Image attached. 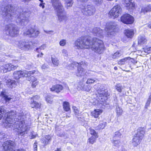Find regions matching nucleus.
Masks as SVG:
<instances>
[{
  "instance_id": "1",
  "label": "nucleus",
  "mask_w": 151,
  "mask_h": 151,
  "mask_svg": "<svg viewBox=\"0 0 151 151\" xmlns=\"http://www.w3.org/2000/svg\"><path fill=\"white\" fill-rule=\"evenodd\" d=\"M74 47L78 49L91 48L95 52L99 54L102 53L104 50L103 41L96 38L91 40L89 37H81L75 41Z\"/></svg>"
},
{
  "instance_id": "2",
  "label": "nucleus",
  "mask_w": 151,
  "mask_h": 151,
  "mask_svg": "<svg viewBox=\"0 0 151 151\" xmlns=\"http://www.w3.org/2000/svg\"><path fill=\"white\" fill-rule=\"evenodd\" d=\"M15 7L13 6L10 5V11L11 10V14L14 15L15 17H17V19L19 20V21L22 22H27L28 21V19L30 15V12L29 11H23L21 12L22 10L18 9L16 11ZM10 15L11 14H10Z\"/></svg>"
},
{
  "instance_id": "3",
  "label": "nucleus",
  "mask_w": 151,
  "mask_h": 151,
  "mask_svg": "<svg viewBox=\"0 0 151 151\" xmlns=\"http://www.w3.org/2000/svg\"><path fill=\"white\" fill-rule=\"evenodd\" d=\"M17 118L14 119L15 121L14 124L12 125V127L15 129H17L18 131V134L21 135H23L27 133V131L29 129V127L26 124L24 121H21L19 120L17 121Z\"/></svg>"
},
{
  "instance_id": "4",
  "label": "nucleus",
  "mask_w": 151,
  "mask_h": 151,
  "mask_svg": "<svg viewBox=\"0 0 151 151\" xmlns=\"http://www.w3.org/2000/svg\"><path fill=\"white\" fill-rule=\"evenodd\" d=\"M95 11L94 7L91 5L82 6L81 7V12L84 15L91 16L94 14Z\"/></svg>"
},
{
  "instance_id": "5",
  "label": "nucleus",
  "mask_w": 151,
  "mask_h": 151,
  "mask_svg": "<svg viewBox=\"0 0 151 151\" xmlns=\"http://www.w3.org/2000/svg\"><path fill=\"white\" fill-rule=\"evenodd\" d=\"M35 71H27L25 70L15 71L13 73V77L15 79H18L21 77H27L30 76L31 74L34 73Z\"/></svg>"
},
{
  "instance_id": "6",
  "label": "nucleus",
  "mask_w": 151,
  "mask_h": 151,
  "mask_svg": "<svg viewBox=\"0 0 151 151\" xmlns=\"http://www.w3.org/2000/svg\"><path fill=\"white\" fill-rule=\"evenodd\" d=\"M116 24L113 22H111L107 23L105 29L107 37H112L114 34V30L115 28Z\"/></svg>"
},
{
  "instance_id": "7",
  "label": "nucleus",
  "mask_w": 151,
  "mask_h": 151,
  "mask_svg": "<svg viewBox=\"0 0 151 151\" xmlns=\"http://www.w3.org/2000/svg\"><path fill=\"white\" fill-rule=\"evenodd\" d=\"M58 20L60 22H65L68 19V17L65 12L64 8L56 11Z\"/></svg>"
},
{
  "instance_id": "8",
  "label": "nucleus",
  "mask_w": 151,
  "mask_h": 151,
  "mask_svg": "<svg viewBox=\"0 0 151 151\" xmlns=\"http://www.w3.org/2000/svg\"><path fill=\"white\" fill-rule=\"evenodd\" d=\"M121 8L120 6L117 5L114 6L110 11L109 14L113 18L118 17L121 12Z\"/></svg>"
},
{
  "instance_id": "9",
  "label": "nucleus",
  "mask_w": 151,
  "mask_h": 151,
  "mask_svg": "<svg viewBox=\"0 0 151 151\" xmlns=\"http://www.w3.org/2000/svg\"><path fill=\"white\" fill-rule=\"evenodd\" d=\"M121 21L126 24H132L134 21V19L130 14H126L121 17Z\"/></svg>"
},
{
  "instance_id": "10",
  "label": "nucleus",
  "mask_w": 151,
  "mask_h": 151,
  "mask_svg": "<svg viewBox=\"0 0 151 151\" xmlns=\"http://www.w3.org/2000/svg\"><path fill=\"white\" fill-rule=\"evenodd\" d=\"M1 10H2V14L3 17L5 19H7L6 21L7 22L8 20H9V6L8 5L4 6V7L2 8Z\"/></svg>"
},
{
  "instance_id": "11",
  "label": "nucleus",
  "mask_w": 151,
  "mask_h": 151,
  "mask_svg": "<svg viewBox=\"0 0 151 151\" xmlns=\"http://www.w3.org/2000/svg\"><path fill=\"white\" fill-rule=\"evenodd\" d=\"M125 6L129 11L131 12L135 9V4L132 0H125Z\"/></svg>"
},
{
  "instance_id": "12",
  "label": "nucleus",
  "mask_w": 151,
  "mask_h": 151,
  "mask_svg": "<svg viewBox=\"0 0 151 151\" xmlns=\"http://www.w3.org/2000/svg\"><path fill=\"white\" fill-rule=\"evenodd\" d=\"M51 1L52 6L56 12L64 8L63 6L59 0H51Z\"/></svg>"
},
{
  "instance_id": "13",
  "label": "nucleus",
  "mask_w": 151,
  "mask_h": 151,
  "mask_svg": "<svg viewBox=\"0 0 151 151\" xmlns=\"http://www.w3.org/2000/svg\"><path fill=\"white\" fill-rule=\"evenodd\" d=\"M50 89V91H55L58 93L63 90V87L60 84H56L52 86Z\"/></svg>"
},
{
  "instance_id": "14",
  "label": "nucleus",
  "mask_w": 151,
  "mask_h": 151,
  "mask_svg": "<svg viewBox=\"0 0 151 151\" xmlns=\"http://www.w3.org/2000/svg\"><path fill=\"white\" fill-rule=\"evenodd\" d=\"M145 133L144 129L143 128H139L137 129V133L134 135L142 139Z\"/></svg>"
},
{
  "instance_id": "15",
  "label": "nucleus",
  "mask_w": 151,
  "mask_h": 151,
  "mask_svg": "<svg viewBox=\"0 0 151 151\" xmlns=\"http://www.w3.org/2000/svg\"><path fill=\"white\" fill-rule=\"evenodd\" d=\"M19 29L17 26L14 25L10 31V36L14 37L17 36L19 34Z\"/></svg>"
},
{
  "instance_id": "16",
  "label": "nucleus",
  "mask_w": 151,
  "mask_h": 151,
  "mask_svg": "<svg viewBox=\"0 0 151 151\" xmlns=\"http://www.w3.org/2000/svg\"><path fill=\"white\" fill-rule=\"evenodd\" d=\"M0 96L2 100H4L6 103L9 102V98L8 97L7 93L5 90H3L1 92Z\"/></svg>"
},
{
  "instance_id": "17",
  "label": "nucleus",
  "mask_w": 151,
  "mask_h": 151,
  "mask_svg": "<svg viewBox=\"0 0 151 151\" xmlns=\"http://www.w3.org/2000/svg\"><path fill=\"white\" fill-rule=\"evenodd\" d=\"M93 32L95 36L99 37H101L103 36L102 30L99 28H94L93 29Z\"/></svg>"
},
{
  "instance_id": "18",
  "label": "nucleus",
  "mask_w": 151,
  "mask_h": 151,
  "mask_svg": "<svg viewBox=\"0 0 151 151\" xmlns=\"http://www.w3.org/2000/svg\"><path fill=\"white\" fill-rule=\"evenodd\" d=\"M142 140V139L134 135L132 139V144L134 147H136L140 144Z\"/></svg>"
},
{
  "instance_id": "19",
  "label": "nucleus",
  "mask_w": 151,
  "mask_h": 151,
  "mask_svg": "<svg viewBox=\"0 0 151 151\" xmlns=\"http://www.w3.org/2000/svg\"><path fill=\"white\" fill-rule=\"evenodd\" d=\"M35 96H33L31 98L30 104L32 108H39L40 106L41 105L39 103L35 101Z\"/></svg>"
},
{
  "instance_id": "20",
  "label": "nucleus",
  "mask_w": 151,
  "mask_h": 151,
  "mask_svg": "<svg viewBox=\"0 0 151 151\" xmlns=\"http://www.w3.org/2000/svg\"><path fill=\"white\" fill-rule=\"evenodd\" d=\"M78 66L77 72L76 73V76H84L85 74V70L82 68L80 65H78Z\"/></svg>"
},
{
  "instance_id": "21",
  "label": "nucleus",
  "mask_w": 151,
  "mask_h": 151,
  "mask_svg": "<svg viewBox=\"0 0 151 151\" xmlns=\"http://www.w3.org/2000/svg\"><path fill=\"white\" fill-rule=\"evenodd\" d=\"M124 34L127 37L131 38L134 36V32L132 29H127L125 30Z\"/></svg>"
},
{
  "instance_id": "22",
  "label": "nucleus",
  "mask_w": 151,
  "mask_h": 151,
  "mask_svg": "<svg viewBox=\"0 0 151 151\" xmlns=\"http://www.w3.org/2000/svg\"><path fill=\"white\" fill-rule=\"evenodd\" d=\"M147 41V40L144 35L140 36L138 38V44L142 45L145 44Z\"/></svg>"
},
{
  "instance_id": "23",
  "label": "nucleus",
  "mask_w": 151,
  "mask_h": 151,
  "mask_svg": "<svg viewBox=\"0 0 151 151\" xmlns=\"http://www.w3.org/2000/svg\"><path fill=\"white\" fill-rule=\"evenodd\" d=\"M102 112L101 110L100 109H96L93 111L91 114L95 118H97L99 116Z\"/></svg>"
},
{
  "instance_id": "24",
  "label": "nucleus",
  "mask_w": 151,
  "mask_h": 151,
  "mask_svg": "<svg viewBox=\"0 0 151 151\" xmlns=\"http://www.w3.org/2000/svg\"><path fill=\"white\" fill-rule=\"evenodd\" d=\"M151 11V6L148 5L147 6L143 7L142 8L141 12L145 14L148 12Z\"/></svg>"
},
{
  "instance_id": "25",
  "label": "nucleus",
  "mask_w": 151,
  "mask_h": 151,
  "mask_svg": "<svg viewBox=\"0 0 151 151\" xmlns=\"http://www.w3.org/2000/svg\"><path fill=\"white\" fill-rule=\"evenodd\" d=\"M34 28H30L29 29H26L24 31V34L25 35H28L29 37H31L33 32L34 31Z\"/></svg>"
},
{
  "instance_id": "26",
  "label": "nucleus",
  "mask_w": 151,
  "mask_h": 151,
  "mask_svg": "<svg viewBox=\"0 0 151 151\" xmlns=\"http://www.w3.org/2000/svg\"><path fill=\"white\" fill-rule=\"evenodd\" d=\"M22 47L23 49H22L21 50L25 51L28 50L30 48V45L28 42H26L25 41L24 42V43L23 44Z\"/></svg>"
},
{
  "instance_id": "27",
  "label": "nucleus",
  "mask_w": 151,
  "mask_h": 151,
  "mask_svg": "<svg viewBox=\"0 0 151 151\" xmlns=\"http://www.w3.org/2000/svg\"><path fill=\"white\" fill-rule=\"evenodd\" d=\"M22 47L23 49H22L21 50L25 51L28 50L30 48V45L28 42H26L25 41L24 42V43L23 44Z\"/></svg>"
},
{
  "instance_id": "28",
  "label": "nucleus",
  "mask_w": 151,
  "mask_h": 151,
  "mask_svg": "<svg viewBox=\"0 0 151 151\" xmlns=\"http://www.w3.org/2000/svg\"><path fill=\"white\" fill-rule=\"evenodd\" d=\"M73 4V2L72 0H65V7L67 9L71 7Z\"/></svg>"
},
{
  "instance_id": "29",
  "label": "nucleus",
  "mask_w": 151,
  "mask_h": 151,
  "mask_svg": "<svg viewBox=\"0 0 151 151\" xmlns=\"http://www.w3.org/2000/svg\"><path fill=\"white\" fill-rule=\"evenodd\" d=\"M3 149L5 151H8L9 150V141L5 142L3 145Z\"/></svg>"
},
{
  "instance_id": "30",
  "label": "nucleus",
  "mask_w": 151,
  "mask_h": 151,
  "mask_svg": "<svg viewBox=\"0 0 151 151\" xmlns=\"http://www.w3.org/2000/svg\"><path fill=\"white\" fill-rule=\"evenodd\" d=\"M15 146V143L12 141H10V151H26L24 150H12L14 149V148Z\"/></svg>"
},
{
  "instance_id": "31",
  "label": "nucleus",
  "mask_w": 151,
  "mask_h": 151,
  "mask_svg": "<svg viewBox=\"0 0 151 151\" xmlns=\"http://www.w3.org/2000/svg\"><path fill=\"white\" fill-rule=\"evenodd\" d=\"M63 106L64 109L65 111H68L70 109L69 104L68 102L65 101L63 102Z\"/></svg>"
},
{
  "instance_id": "32",
  "label": "nucleus",
  "mask_w": 151,
  "mask_h": 151,
  "mask_svg": "<svg viewBox=\"0 0 151 151\" xmlns=\"http://www.w3.org/2000/svg\"><path fill=\"white\" fill-rule=\"evenodd\" d=\"M77 88L78 90H83V89L84 85L83 82H80L78 83L76 85Z\"/></svg>"
},
{
  "instance_id": "33",
  "label": "nucleus",
  "mask_w": 151,
  "mask_h": 151,
  "mask_svg": "<svg viewBox=\"0 0 151 151\" xmlns=\"http://www.w3.org/2000/svg\"><path fill=\"white\" fill-rule=\"evenodd\" d=\"M122 54V52L121 50L117 51L112 55V58H113L115 59L120 57Z\"/></svg>"
},
{
  "instance_id": "34",
  "label": "nucleus",
  "mask_w": 151,
  "mask_h": 151,
  "mask_svg": "<svg viewBox=\"0 0 151 151\" xmlns=\"http://www.w3.org/2000/svg\"><path fill=\"white\" fill-rule=\"evenodd\" d=\"M116 112L117 114V116H119L122 115L123 112V110L122 108L119 106H118L116 108Z\"/></svg>"
},
{
  "instance_id": "35",
  "label": "nucleus",
  "mask_w": 151,
  "mask_h": 151,
  "mask_svg": "<svg viewBox=\"0 0 151 151\" xmlns=\"http://www.w3.org/2000/svg\"><path fill=\"white\" fill-rule=\"evenodd\" d=\"M130 57H129L122 59L118 61V63L119 65H122L124 64L125 63L127 62V61L128 60L130 59Z\"/></svg>"
},
{
  "instance_id": "36",
  "label": "nucleus",
  "mask_w": 151,
  "mask_h": 151,
  "mask_svg": "<svg viewBox=\"0 0 151 151\" xmlns=\"http://www.w3.org/2000/svg\"><path fill=\"white\" fill-rule=\"evenodd\" d=\"M112 142L113 145L116 147H118L121 144L120 141L119 140L113 139L112 141Z\"/></svg>"
},
{
  "instance_id": "37",
  "label": "nucleus",
  "mask_w": 151,
  "mask_h": 151,
  "mask_svg": "<svg viewBox=\"0 0 151 151\" xmlns=\"http://www.w3.org/2000/svg\"><path fill=\"white\" fill-rule=\"evenodd\" d=\"M79 65V64L77 62H74L69 65L68 69L70 70H72L75 68V67L78 66Z\"/></svg>"
},
{
  "instance_id": "38",
  "label": "nucleus",
  "mask_w": 151,
  "mask_h": 151,
  "mask_svg": "<svg viewBox=\"0 0 151 151\" xmlns=\"http://www.w3.org/2000/svg\"><path fill=\"white\" fill-rule=\"evenodd\" d=\"M98 137V136H92L89 139V142L93 144L96 141V138Z\"/></svg>"
},
{
  "instance_id": "39",
  "label": "nucleus",
  "mask_w": 151,
  "mask_h": 151,
  "mask_svg": "<svg viewBox=\"0 0 151 151\" xmlns=\"http://www.w3.org/2000/svg\"><path fill=\"white\" fill-rule=\"evenodd\" d=\"M46 100L47 102L49 104H52L53 99L52 97L50 95H47L46 98Z\"/></svg>"
},
{
  "instance_id": "40",
  "label": "nucleus",
  "mask_w": 151,
  "mask_h": 151,
  "mask_svg": "<svg viewBox=\"0 0 151 151\" xmlns=\"http://www.w3.org/2000/svg\"><path fill=\"white\" fill-rule=\"evenodd\" d=\"M17 61L15 60H13L12 61V63H14V64L12 65L11 66H10V70H14L16 69L18 66H17Z\"/></svg>"
},
{
  "instance_id": "41",
  "label": "nucleus",
  "mask_w": 151,
  "mask_h": 151,
  "mask_svg": "<svg viewBox=\"0 0 151 151\" xmlns=\"http://www.w3.org/2000/svg\"><path fill=\"white\" fill-rule=\"evenodd\" d=\"M51 60L52 63L55 66H58V65L59 62L57 58H53L52 57Z\"/></svg>"
},
{
  "instance_id": "42",
  "label": "nucleus",
  "mask_w": 151,
  "mask_h": 151,
  "mask_svg": "<svg viewBox=\"0 0 151 151\" xmlns=\"http://www.w3.org/2000/svg\"><path fill=\"white\" fill-rule=\"evenodd\" d=\"M33 74L34 73L31 74L30 76L27 77V79L28 80L32 82L37 80V79L36 78H35L33 76H31V74Z\"/></svg>"
},
{
  "instance_id": "43",
  "label": "nucleus",
  "mask_w": 151,
  "mask_h": 151,
  "mask_svg": "<svg viewBox=\"0 0 151 151\" xmlns=\"http://www.w3.org/2000/svg\"><path fill=\"white\" fill-rule=\"evenodd\" d=\"M9 24L8 23V24L6 25L5 26L4 29V31L6 32V34L7 35L9 36Z\"/></svg>"
},
{
  "instance_id": "44",
  "label": "nucleus",
  "mask_w": 151,
  "mask_h": 151,
  "mask_svg": "<svg viewBox=\"0 0 151 151\" xmlns=\"http://www.w3.org/2000/svg\"><path fill=\"white\" fill-rule=\"evenodd\" d=\"M40 32L39 31L36 30L34 29V31L32 34L31 37H37L40 33Z\"/></svg>"
},
{
  "instance_id": "45",
  "label": "nucleus",
  "mask_w": 151,
  "mask_h": 151,
  "mask_svg": "<svg viewBox=\"0 0 151 151\" xmlns=\"http://www.w3.org/2000/svg\"><path fill=\"white\" fill-rule=\"evenodd\" d=\"M24 41H25L24 40H21L17 42V45L21 49H23V47H22V46L23 45V44L24 43Z\"/></svg>"
},
{
  "instance_id": "46",
  "label": "nucleus",
  "mask_w": 151,
  "mask_h": 151,
  "mask_svg": "<svg viewBox=\"0 0 151 151\" xmlns=\"http://www.w3.org/2000/svg\"><path fill=\"white\" fill-rule=\"evenodd\" d=\"M17 85V83L14 80L10 81V88H15Z\"/></svg>"
},
{
  "instance_id": "47",
  "label": "nucleus",
  "mask_w": 151,
  "mask_h": 151,
  "mask_svg": "<svg viewBox=\"0 0 151 151\" xmlns=\"http://www.w3.org/2000/svg\"><path fill=\"white\" fill-rule=\"evenodd\" d=\"M66 44V40L62 39L59 42V45L61 46H65Z\"/></svg>"
},
{
  "instance_id": "48",
  "label": "nucleus",
  "mask_w": 151,
  "mask_h": 151,
  "mask_svg": "<svg viewBox=\"0 0 151 151\" xmlns=\"http://www.w3.org/2000/svg\"><path fill=\"white\" fill-rule=\"evenodd\" d=\"M16 112L15 111H10V116H11L12 117H17V114L16 113ZM18 115V114H17ZM11 119V116H10V119Z\"/></svg>"
},
{
  "instance_id": "49",
  "label": "nucleus",
  "mask_w": 151,
  "mask_h": 151,
  "mask_svg": "<svg viewBox=\"0 0 151 151\" xmlns=\"http://www.w3.org/2000/svg\"><path fill=\"white\" fill-rule=\"evenodd\" d=\"M11 97H10V101H17L18 99H19L17 97H16V95H14V96L13 95L12 96H11Z\"/></svg>"
},
{
  "instance_id": "50",
  "label": "nucleus",
  "mask_w": 151,
  "mask_h": 151,
  "mask_svg": "<svg viewBox=\"0 0 151 151\" xmlns=\"http://www.w3.org/2000/svg\"><path fill=\"white\" fill-rule=\"evenodd\" d=\"M46 47V45H43L39 47V48H37L36 49V51L37 52H39L41 50H44Z\"/></svg>"
},
{
  "instance_id": "51",
  "label": "nucleus",
  "mask_w": 151,
  "mask_h": 151,
  "mask_svg": "<svg viewBox=\"0 0 151 151\" xmlns=\"http://www.w3.org/2000/svg\"><path fill=\"white\" fill-rule=\"evenodd\" d=\"M89 130L90 133L91 134L93 135L92 136H97V134L94 129L90 128L89 129Z\"/></svg>"
},
{
  "instance_id": "52",
  "label": "nucleus",
  "mask_w": 151,
  "mask_h": 151,
  "mask_svg": "<svg viewBox=\"0 0 151 151\" xmlns=\"http://www.w3.org/2000/svg\"><path fill=\"white\" fill-rule=\"evenodd\" d=\"M106 125V123L105 122L100 124L98 125V128L99 129H103L105 127Z\"/></svg>"
},
{
  "instance_id": "53",
  "label": "nucleus",
  "mask_w": 151,
  "mask_h": 151,
  "mask_svg": "<svg viewBox=\"0 0 151 151\" xmlns=\"http://www.w3.org/2000/svg\"><path fill=\"white\" fill-rule=\"evenodd\" d=\"M91 89V87L89 86H86L84 87L83 91L89 92Z\"/></svg>"
},
{
  "instance_id": "54",
  "label": "nucleus",
  "mask_w": 151,
  "mask_h": 151,
  "mask_svg": "<svg viewBox=\"0 0 151 151\" xmlns=\"http://www.w3.org/2000/svg\"><path fill=\"white\" fill-rule=\"evenodd\" d=\"M95 81V80L91 78L88 79L86 82V83L91 84L93 83Z\"/></svg>"
},
{
  "instance_id": "55",
  "label": "nucleus",
  "mask_w": 151,
  "mask_h": 151,
  "mask_svg": "<svg viewBox=\"0 0 151 151\" xmlns=\"http://www.w3.org/2000/svg\"><path fill=\"white\" fill-rule=\"evenodd\" d=\"M116 89L119 92L122 91V86L119 84H117L116 86Z\"/></svg>"
},
{
  "instance_id": "56",
  "label": "nucleus",
  "mask_w": 151,
  "mask_h": 151,
  "mask_svg": "<svg viewBox=\"0 0 151 151\" xmlns=\"http://www.w3.org/2000/svg\"><path fill=\"white\" fill-rule=\"evenodd\" d=\"M1 72L3 73H6L8 70V68H5L4 66H1Z\"/></svg>"
},
{
  "instance_id": "57",
  "label": "nucleus",
  "mask_w": 151,
  "mask_h": 151,
  "mask_svg": "<svg viewBox=\"0 0 151 151\" xmlns=\"http://www.w3.org/2000/svg\"><path fill=\"white\" fill-rule=\"evenodd\" d=\"M5 117H6L5 119V123L7 124H9V117L8 116V114H5Z\"/></svg>"
},
{
  "instance_id": "58",
  "label": "nucleus",
  "mask_w": 151,
  "mask_h": 151,
  "mask_svg": "<svg viewBox=\"0 0 151 151\" xmlns=\"http://www.w3.org/2000/svg\"><path fill=\"white\" fill-rule=\"evenodd\" d=\"M5 112L3 109L0 108V120L1 119Z\"/></svg>"
},
{
  "instance_id": "59",
  "label": "nucleus",
  "mask_w": 151,
  "mask_h": 151,
  "mask_svg": "<svg viewBox=\"0 0 151 151\" xmlns=\"http://www.w3.org/2000/svg\"><path fill=\"white\" fill-rule=\"evenodd\" d=\"M38 81L37 80L35 81L32 82V86L33 88H35L38 84Z\"/></svg>"
},
{
  "instance_id": "60",
  "label": "nucleus",
  "mask_w": 151,
  "mask_h": 151,
  "mask_svg": "<svg viewBox=\"0 0 151 151\" xmlns=\"http://www.w3.org/2000/svg\"><path fill=\"white\" fill-rule=\"evenodd\" d=\"M37 135L36 134V135H34L33 134V132H31L30 134L29 135V137H29V138L30 139H34L35 138L36 136Z\"/></svg>"
},
{
  "instance_id": "61",
  "label": "nucleus",
  "mask_w": 151,
  "mask_h": 151,
  "mask_svg": "<svg viewBox=\"0 0 151 151\" xmlns=\"http://www.w3.org/2000/svg\"><path fill=\"white\" fill-rule=\"evenodd\" d=\"M73 109L76 114H79V111L77 107L76 106H73Z\"/></svg>"
},
{
  "instance_id": "62",
  "label": "nucleus",
  "mask_w": 151,
  "mask_h": 151,
  "mask_svg": "<svg viewBox=\"0 0 151 151\" xmlns=\"http://www.w3.org/2000/svg\"><path fill=\"white\" fill-rule=\"evenodd\" d=\"M62 53L64 56H66L68 55V51L65 49H63L62 50Z\"/></svg>"
},
{
  "instance_id": "63",
  "label": "nucleus",
  "mask_w": 151,
  "mask_h": 151,
  "mask_svg": "<svg viewBox=\"0 0 151 151\" xmlns=\"http://www.w3.org/2000/svg\"><path fill=\"white\" fill-rule=\"evenodd\" d=\"M37 142L36 141L33 145V148L35 151L37 150Z\"/></svg>"
},
{
  "instance_id": "64",
  "label": "nucleus",
  "mask_w": 151,
  "mask_h": 151,
  "mask_svg": "<svg viewBox=\"0 0 151 151\" xmlns=\"http://www.w3.org/2000/svg\"><path fill=\"white\" fill-rule=\"evenodd\" d=\"M93 1L95 2L96 4L97 5L101 4L103 1V0H93Z\"/></svg>"
}]
</instances>
